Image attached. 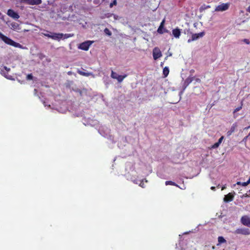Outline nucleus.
Listing matches in <instances>:
<instances>
[{
    "instance_id": "nucleus-1",
    "label": "nucleus",
    "mask_w": 250,
    "mask_h": 250,
    "mask_svg": "<svg viewBox=\"0 0 250 250\" xmlns=\"http://www.w3.org/2000/svg\"><path fill=\"white\" fill-rule=\"evenodd\" d=\"M0 39H1L5 43L7 44L16 47H19L21 46V45L17 42H15L10 38L4 36L0 32Z\"/></svg>"
},
{
    "instance_id": "nucleus-2",
    "label": "nucleus",
    "mask_w": 250,
    "mask_h": 250,
    "mask_svg": "<svg viewBox=\"0 0 250 250\" xmlns=\"http://www.w3.org/2000/svg\"><path fill=\"white\" fill-rule=\"evenodd\" d=\"M71 36L69 34H63L62 33H51V39L60 41L62 39H67Z\"/></svg>"
},
{
    "instance_id": "nucleus-3",
    "label": "nucleus",
    "mask_w": 250,
    "mask_h": 250,
    "mask_svg": "<svg viewBox=\"0 0 250 250\" xmlns=\"http://www.w3.org/2000/svg\"><path fill=\"white\" fill-rule=\"evenodd\" d=\"M230 6L229 3H223L219 4L215 7L214 11L215 12H223L229 9Z\"/></svg>"
},
{
    "instance_id": "nucleus-4",
    "label": "nucleus",
    "mask_w": 250,
    "mask_h": 250,
    "mask_svg": "<svg viewBox=\"0 0 250 250\" xmlns=\"http://www.w3.org/2000/svg\"><path fill=\"white\" fill-rule=\"evenodd\" d=\"M127 77V75H119L113 71H111V77L114 79H116L119 83H121L123 80Z\"/></svg>"
},
{
    "instance_id": "nucleus-5",
    "label": "nucleus",
    "mask_w": 250,
    "mask_h": 250,
    "mask_svg": "<svg viewBox=\"0 0 250 250\" xmlns=\"http://www.w3.org/2000/svg\"><path fill=\"white\" fill-rule=\"evenodd\" d=\"M205 33L204 32H202L198 34H193L192 35L191 39H189L188 40V42L189 43L192 41L198 40L200 38H202Z\"/></svg>"
},
{
    "instance_id": "nucleus-6",
    "label": "nucleus",
    "mask_w": 250,
    "mask_h": 250,
    "mask_svg": "<svg viewBox=\"0 0 250 250\" xmlns=\"http://www.w3.org/2000/svg\"><path fill=\"white\" fill-rule=\"evenodd\" d=\"M162 53L158 47H155L153 50V57L154 60H157L162 57Z\"/></svg>"
},
{
    "instance_id": "nucleus-7",
    "label": "nucleus",
    "mask_w": 250,
    "mask_h": 250,
    "mask_svg": "<svg viewBox=\"0 0 250 250\" xmlns=\"http://www.w3.org/2000/svg\"><path fill=\"white\" fill-rule=\"evenodd\" d=\"M92 43L90 41L83 42L80 44L79 48L83 50H88Z\"/></svg>"
},
{
    "instance_id": "nucleus-8",
    "label": "nucleus",
    "mask_w": 250,
    "mask_h": 250,
    "mask_svg": "<svg viewBox=\"0 0 250 250\" xmlns=\"http://www.w3.org/2000/svg\"><path fill=\"white\" fill-rule=\"evenodd\" d=\"M234 233L247 235L250 234V231L248 229H238L235 230Z\"/></svg>"
},
{
    "instance_id": "nucleus-9",
    "label": "nucleus",
    "mask_w": 250,
    "mask_h": 250,
    "mask_svg": "<svg viewBox=\"0 0 250 250\" xmlns=\"http://www.w3.org/2000/svg\"><path fill=\"white\" fill-rule=\"evenodd\" d=\"M241 223L245 226L250 227V217L248 216H243L241 219Z\"/></svg>"
},
{
    "instance_id": "nucleus-10",
    "label": "nucleus",
    "mask_w": 250,
    "mask_h": 250,
    "mask_svg": "<svg viewBox=\"0 0 250 250\" xmlns=\"http://www.w3.org/2000/svg\"><path fill=\"white\" fill-rule=\"evenodd\" d=\"M7 14L9 17L14 19H18L20 17L18 14L12 9H9Z\"/></svg>"
},
{
    "instance_id": "nucleus-11",
    "label": "nucleus",
    "mask_w": 250,
    "mask_h": 250,
    "mask_svg": "<svg viewBox=\"0 0 250 250\" xmlns=\"http://www.w3.org/2000/svg\"><path fill=\"white\" fill-rule=\"evenodd\" d=\"M238 125L236 123L232 124L230 129L227 132V134L228 136H230L233 132H234L236 129Z\"/></svg>"
},
{
    "instance_id": "nucleus-12",
    "label": "nucleus",
    "mask_w": 250,
    "mask_h": 250,
    "mask_svg": "<svg viewBox=\"0 0 250 250\" xmlns=\"http://www.w3.org/2000/svg\"><path fill=\"white\" fill-rule=\"evenodd\" d=\"M234 196L231 193H229L225 195L224 198V201L225 202H229L233 200Z\"/></svg>"
},
{
    "instance_id": "nucleus-13",
    "label": "nucleus",
    "mask_w": 250,
    "mask_h": 250,
    "mask_svg": "<svg viewBox=\"0 0 250 250\" xmlns=\"http://www.w3.org/2000/svg\"><path fill=\"white\" fill-rule=\"evenodd\" d=\"M56 14L57 17L60 16L61 15L60 12L58 11V7L57 6H54L52 10V17L57 18V17L55 15Z\"/></svg>"
},
{
    "instance_id": "nucleus-14",
    "label": "nucleus",
    "mask_w": 250,
    "mask_h": 250,
    "mask_svg": "<svg viewBox=\"0 0 250 250\" xmlns=\"http://www.w3.org/2000/svg\"><path fill=\"white\" fill-rule=\"evenodd\" d=\"M172 34L176 38H179L181 35V31L178 28L174 29L172 30Z\"/></svg>"
},
{
    "instance_id": "nucleus-15",
    "label": "nucleus",
    "mask_w": 250,
    "mask_h": 250,
    "mask_svg": "<svg viewBox=\"0 0 250 250\" xmlns=\"http://www.w3.org/2000/svg\"><path fill=\"white\" fill-rule=\"evenodd\" d=\"M194 77H189L185 81V83H184V85H185V87H184V89L187 87V86L192 81H194Z\"/></svg>"
},
{
    "instance_id": "nucleus-16",
    "label": "nucleus",
    "mask_w": 250,
    "mask_h": 250,
    "mask_svg": "<svg viewBox=\"0 0 250 250\" xmlns=\"http://www.w3.org/2000/svg\"><path fill=\"white\" fill-rule=\"evenodd\" d=\"M108 17L109 18L110 21H115L116 20H119L120 19V17L119 16L113 14H110L109 16H108Z\"/></svg>"
},
{
    "instance_id": "nucleus-17",
    "label": "nucleus",
    "mask_w": 250,
    "mask_h": 250,
    "mask_svg": "<svg viewBox=\"0 0 250 250\" xmlns=\"http://www.w3.org/2000/svg\"><path fill=\"white\" fill-rule=\"evenodd\" d=\"M10 28L14 30H18L20 29V25L16 22H12L10 24Z\"/></svg>"
},
{
    "instance_id": "nucleus-18",
    "label": "nucleus",
    "mask_w": 250,
    "mask_h": 250,
    "mask_svg": "<svg viewBox=\"0 0 250 250\" xmlns=\"http://www.w3.org/2000/svg\"><path fill=\"white\" fill-rule=\"evenodd\" d=\"M27 1L31 4H38L41 3V0H27Z\"/></svg>"
},
{
    "instance_id": "nucleus-19",
    "label": "nucleus",
    "mask_w": 250,
    "mask_h": 250,
    "mask_svg": "<svg viewBox=\"0 0 250 250\" xmlns=\"http://www.w3.org/2000/svg\"><path fill=\"white\" fill-rule=\"evenodd\" d=\"M169 73V69L167 67H165L163 69V74L165 77H167Z\"/></svg>"
},
{
    "instance_id": "nucleus-20",
    "label": "nucleus",
    "mask_w": 250,
    "mask_h": 250,
    "mask_svg": "<svg viewBox=\"0 0 250 250\" xmlns=\"http://www.w3.org/2000/svg\"><path fill=\"white\" fill-rule=\"evenodd\" d=\"M218 241L219 244L224 243L226 242V240L222 236H219L218 238Z\"/></svg>"
},
{
    "instance_id": "nucleus-21",
    "label": "nucleus",
    "mask_w": 250,
    "mask_h": 250,
    "mask_svg": "<svg viewBox=\"0 0 250 250\" xmlns=\"http://www.w3.org/2000/svg\"><path fill=\"white\" fill-rule=\"evenodd\" d=\"M165 184H166V185L167 186L170 185L175 186H176L177 187H179L178 186V185H177L176 184H175L174 182H173L172 181H166Z\"/></svg>"
},
{
    "instance_id": "nucleus-22",
    "label": "nucleus",
    "mask_w": 250,
    "mask_h": 250,
    "mask_svg": "<svg viewBox=\"0 0 250 250\" xmlns=\"http://www.w3.org/2000/svg\"><path fill=\"white\" fill-rule=\"evenodd\" d=\"M79 73L83 76H88L92 75V74L90 73H85V72H83V71H79Z\"/></svg>"
},
{
    "instance_id": "nucleus-23",
    "label": "nucleus",
    "mask_w": 250,
    "mask_h": 250,
    "mask_svg": "<svg viewBox=\"0 0 250 250\" xmlns=\"http://www.w3.org/2000/svg\"><path fill=\"white\" fill-rule=\"evenodd\" d=\"M236 185H241L243 187H245V186H247L249 185V184L247 183V182H243V183H241L240 182H237L236 183Z\"/></svg>"
},
{
    "instance_id": "nucleus-24",
    "label": "nucleus",
    "mask_w": 250,
    "mask_h": 250,
    "mask_svg": "<svg viewBox=\"0 0 250 250\" xmlns=\"http://www.w3.org/2000/svg\"><path fill=\"white\" fill-rule=\"evenodd\" d=\"M157 32L160 34L163 33L164 32V27H161V26H160L157 30Z\"/></svg>"
},
{
    "instance_id": "nucleus-25",
    "label": "nucleus",
    "mask_w": 250,
    "mask_h": 250,
    "mask_svg": "<svg viewBox=\"0 0 250 250\" xmlns=\"http://www.w3.org/2000/svg\"><path fill=\"white\" fill-rule=\"evenodd\" d=\"M104 32L106 35L108 36H110L111 35V32L107 28H105L104 30Z\"/></svg>"
},
{
    "instance_id": "nucleus-26",
    "label": "nucleus",
    "mask_w": 250,
    "mask_h": 250,
    "mask_svg": "<svg viewBox=\"0 0 250 250\" xmlns=\"http://www.w3.org/2000/svg\"><path fill=\"white\" fill-rule=\"evenodd\" d=\"M220 144L218 143V142L215 143L212 146V148H217Z\"/></svg>"
},
{
    "instance_id": "nucleus-27",
    "label": "nucleus",
    "mask_w": 250,
    "mask_h": 250,
    "mask_svg": "<svg viewBox=\"0 0 250 250\" xmlns=\"http://www.w3.org/2000/svg\"><path fill=\"white\" fill-rule=\"evenodd\" d=\"M41 34L42 35H43L44 36H45L46 37H47L48 38H51V32L50 33H42Z\"/></svg>"
},
{
    "instance_id": "nucleus-28",
    "label": "nucleus",
    "mask_w": 250,
    "mask_h": 250,
    "mask_svg": "<svg viewBox=\"0 0 250 250\" xmlns=\"http://www.w3.org/2000/svg\"><path fill=\"white\" fill-rule=\"evenodd\" d=\"M242 41L247 44H250V42L248 39H243Z\"/></svg>"
},
{
    "instance_id": "nucleus-29",
    "label": "nucleus",
    "mask_w": 250,
    "mask_h": 250,
    "mask_svg": "<svg viewBox=\"0 0 250 250\" xmlns=\"http://www.w3.org/2000/svg\"><path fill=\"white\" fill-rule=\"evenodd\" d=\"M116 4H117L116 0H114V1L110 4V7H112L113 5H115Z\"/></svg>"
},
{
    "instance_id": "nucleus-30",
    "label": "nucleus",
    "mask_w": 250,
    "mask_h": 250,
    "mask_svg": "<svg viewBox=\"0 0 250 250\" xmlns=\"http://www.w3.org/2000/svg\"><path fill=\"white\" fill-rule=\"evenodd\" d=\"M1 74L3 75L4 77L7 78V79H10V76H8L5 74L3 70H1Z\"/></svg>"
},
{
    "instance_id": "nucleus-31",
    "label": "nucleus",
    "mask_w": 250,
    "mask_h": 250,
    "mask_svg": "<svg viewBox=\"0 0 250 250\" xmlns=\"http://www.w3.org/2000/svg\"><path fill=\"white\" fill-rule=\"evenodd\" d=\"M242 108V106H240L238 107H237L236 108H235V109L234 110L233 113H235V112L239 111L240 110H241Z\"/></svg>"
},
{
    "instance_id": "nucleus-32",
    "label": "nucleus",
    "mask_w": 250,
    "mask_h": 250,
    "mask_svg": "<svg viewBox=\"0 0 250 250\" xmlns=\"http://www.w3.org/2000/svg\"><path fill=\"white\" fill-rule=\"evenodd\" d=\"M224 138V136H222V137H221V138H220V139H219V140H218V143L219 144H220L222 143V141L223 140Z\"/></svg>"
},
{
    "instance_id": "nucleus-33",
    "label": "nucleus",
    "mask_w": 250,
    "mask_h": 250,
    "mask_svg": "<svg viewBox=\"0 0 250 250\" xmlns=\"http://www.w3.org/2000/svg\"><path fill=\"white\" fill-rule=\"evenodd\" d=\"M32 78H33V76L31 74H28L27 76V79L28 80H31L32 79Z\"/></svg>"
},
{
    "instance_id": "nucleus-34",
    "label": "nucleus",
    "mask_w": 250,
    "mask_h": 250,
    "mask_svg": "<svg viewBox=\"0 0 250 250\" xmlns=\"http://www.w3.org/2000/svg\"><path fill=\"white\" fill-rule=\"evenodd\" d=\"M139 185H140V187H141L142 188H144V181L143 180L140 182Z\"/></svg>"
},
{
    "instance_id": "nucleus-35",
    "label": "nucleus",
    "mask_w": 250,
    "mask_h": 250,
    "mask_svg": "<svg viewBox=\"0 0 250 250\" xmlns=\"http://www.w3.org/2000/svg\"><path fill=\"white\" fill-rule=\"evenodd\" d=\"M249 136L248 135V136L244 137V139H243V141L245 143H246L247 142V139L249 137Z\"/></svg>"
},
{
    "instance_id": "nucleus-36",
    "label": "nucleus",
    "mask_w": 250,
    "mask_h": 250,
    "mask_svg": "<svg viewBox=\"0 0 250 250\" xmlns=\"http://www.w3.org/2000/svg\"><path fill=\"white\" fill-rule=\"evenodd\" d=\"M165 20L164 19L162 21L161 23V24L160 26H161V27H164V23H165Z\"/></svg>"
},
{
    "instance_id": "nucleus-37",
    "label": "nucleus",
    "mask_w": 250,
    "mask_h": 250,
    "mask_svg": "<svg viewBox=\"0 0 250 250\" xmlns=\"http://www.w3.org/2000/svg\"><path fill=\"white\" fill-rule=\"evenodd\" d=\"M194 81H195V82L196 83H200V82H201V80L199 79H198V78H194Z\"/></svg>"
},
{
    "instance_id": "nucleus-38",
    "label": "nucleus",
    "mask_w": 250,
    "mask_h": 250,
    "mask_svg": "<svg viewBox=\"0 0 250 250\" xmlns=\"http://www.w3.org/2000/svg\"><path fill=\"white\" fill-rule=\"evenodd\" d=\"M93 2L96 4H99L100 2V0H94Z\"/></svg>"
},
{
    "instance_id": "nucleus-39",
    "label": "nucleus",
    "mask_w": 250,
    "mask_h": 250,
    "mask_svg": "<svg viewBox=\"0 0 250 250\" xmlns=\"http://www.w3.org/2000/svg\"><path fill=\"white\" fill-rule=\"evenodd\" d=\"M3 68H4V69L5 71H6L7 72H8V71H10V69L9 68H8V67H6V66H4V67H3Z\"/></svg>"
},
{
    "instance_id": "nucleus-40",
    "label": "nucleus",
    "mask_w": 250,
    "mask_h": 250,
    "mask_svg": "<svg viewBox=\"0 0 250 250\" xmlns=\"http://www.w3.org/2000/svg\"><path fill=\"white\" fill-rule=\"evenodd\" d=\"M247 11L250 13V5L248 7Z\"/></svg>"
},
{
    "instance_id": "nucleus-41",
    "label": "nucleus",
    "mask_w": 250,
    "mask_h": 250,
    "mask_svg": "<svg viewBox=\"0 0 250 250\" xmlns=\"http://www.w3.org/2000/svg\"><path fill=\"white\" fill-rule=\"evenodd\" d=\"M226 188V186H225V185H224V186H223L222 187V189H221L223 190L225 189Z\"/></svg>"
},
{
    "instance_id": "nucleus-42",
    "label": "nucleus",
    "mask_w": 250,
    "mask_h": 250,
    "mask_svg": "<svg viewBox=\"0 0 250 250\" xmlns=\"http://www.w3.org/2000/svg\"><path fill=\"white\" fill-rule=\"evenodd\" d=\"M210 188H211V190H215V187H211Z\"/></svg>"
},
{
    "instance_id": "nucleus-43",
    "label": "nucleus",
    "mask_w": 250,
    "mask_h": 250,
    "mask_svg": "<svg viewBox=\"0 0 250 250\" xmlns=\"http://www.w3.org/2000/svg\"><path fill=\"white\" fill-rule=\"evenodd\" d=\"M249 128H250V126H248V127H245V128H244V129H249Z\"/></svg>"
},
{
    "instance_id": "nucleus-44",
    "label": "nucleus",
    "mask_w": 250,
    "mask_h": 250,
    "mask_svg": "<svg viewBox=\"0 0 250 250\" xmlns=\"http://www.w3.org/2000/svg\"><path fill=\"white\" fill-rule=\"evenodd\" d=\"M247 183L249 184L250 183V178L249 179V180L247 181Z\"/></svg>"
},
{
    "instance_id": "nucleus-45",
    "label": "nucleus",
    "mask_w": 250,
    "mask_h": 250,
    "mask_svg": "<svg viewBox=\"0 0 250 250\" xmlns=\"http://www.w3.org/2000/svg\"><path fill=\"white\" fill-rule=\"evenodd\" d=\"M182 189H185L186 188L185 187H182V188H181Z\"/></svg>"
},
{
    "instance_id": "nucleus-46",
    "label": "nucleus",
    "mask_w": 250,
    "mask_h": 250,
    "mask_svg": "<svg viewBox=\"0 0 250 250\" xmlns=\"http://www.w3.org/2000/svg\"><path fill=\"white\" fill-rule=\"evenodd\" d=\"M182 189H185L186 188L185 187H182V188H181Z\"/></svg>"
},
{
    "instance_id": "nucleus-47",
    "label": "nucleus",
    "mask_w": 250,
    "mask_h": 250,
    "mask_svg": "<svg viewBox=\"0 0 250 250\" xmlns=\"http://www.w3.org/2000/svg\"><path fill=\"white\" fill-rule=\"evenodd\" d=\"M134 182L136 184H138V183L136 181H134Z\"/></svg>"
},
{
    "instance_id": "nucleus-48",
    "label": "nucleus",
    "mask_w": 250,
    "mask_h": 250,
    "mask_svg": "<svg viewBox=\"0 0 250 250\" xmlns=\"http://www.w3.org/2000/svg\"><path fill=\"white\" fill-rule=\"evenodd\" d=\"M172 55L171 54H169V56H171Z\"/></svg>"
},
{
    "instance_id": "nucleus-49",
    "label": "nucleus",
    "mask_w": 250,
    "mask_h": 250,
    "mask_svg": "<svg viewBox=\"0 0 250 250\" xmlns=\"http://www.w3.org/2000/svg\"><path fill=\"white\" fill-rule=\"evenodd\" d=\"M249 136H250V133H249Z\"/></svg>"
}]
</instances>
